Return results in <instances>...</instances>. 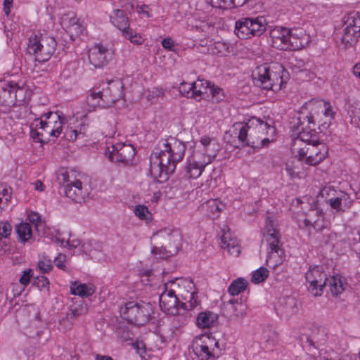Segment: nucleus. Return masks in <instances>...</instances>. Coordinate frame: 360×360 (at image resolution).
I'll return each mask as SVG.
<instances>
[{"label":"nucleus","mask_w":360,"mask_h":360,"mask_svg":"<svg viewBox=\"0 0 360 360\" xmlns=\"http://www.w3.org/2000/svg\"><path fill=\"white\" fill-rule=\"evenodd\" d=\"M186 146L184 142L169 136L158 144L157 151L150 158V171L159 181L168 179L174 172L176 164L184 158Z\"/></svg>","instance_id":"nucleus-1"},{"label":"nucleus","mask_w":360,"mask_h":360,"mask_svg":"<svg viewBox=\"0 0 360 360\" xmlns=\"http://www.w3.org/2000/svg\"><path fill=\"white\" fill-rule=\"evenodd\" d=\"M305 278L309 283V291L314 296H320L323 293V288L328 286L333 295H338L345 289V283L341 276L336 275L330 278L327 277L322 266H314L305 274Z\"/></svg>","instance_id":"nucleus-2"},{"label":"nucleus","mask_w":360,"mask_h":360,"mask_svg":"<svg viewBox=\"0 0 360 360\" xmlns=\"http://www.w3.org/2000/svg\"><path fill=\"white\" fill-rule=\"evenodd\" d=\"M180 241L178 231L169 229H161L151 238V254L160 259H167L178 252Z\"/></svg>","instance_id":"nucleus-3"},{"label":"nucleus","mask_w":360,"mask_h":360,"mask_svg":"<svg viewBox=\"0 0 360 360\" xmlns=\"http://www.w3.org/2000/svg\"><path fill=\"white\" fill-rule=\"evenodd\" d=\"M283 68L280 64L264 63L253 70L252 78L255 86L266 90L276 91L281 89L283 83Z\"/></svg>","instance_id":"nucleus-4"},{"label":"nucleus","mask_w":360,"mask_h":360,"mask_svg":"<svg viewBox=\"0 0 360 360\" xmlns=\"http://www.w3.org/2000/svg\"><path fill=\"white\" fill-rule=\"evenodd\" d=\"M277 222L273 217L268 216L266 221L265 240L270 249L267 255L266 264L276 266L283 261L284 251L282 249V243L280 240L281 233L277 229Z\"/></svg>","instance_id":"nucleus-5"},{"label":"nucleus","mask_w":360,"mask_h":360,"mask_svg":"<svg viewBox=\"0 0 360 360\" xmlns=\"http://www.w3.org/2000/svg\"><path fill=\"white\" fill-rule=\"evenodd\" d=\"M120 314L129 323L138 326H143L151 319L153 307L150 302L131 301L126 303L124 307H121Z\"/></svg>","instance_id":"nucleus-6"},{"label":"nucleus","mask_w":360,"mask_h":360,"mask_svg":"<svg viewBox=\"0 0 360 360\" xmlns=\"http://www.w3.org/2000/svg\"><path fill=\"white\" fill-rule=\"evenodd\" d=\"M170 288L181 301V309L191 310L199 304L194 283L188 278H176L168 283Z\"/></svg>","instance_id":"nucleus-7"},{"label":"nucleus","mask_w":360,"mask_h":360,"mask_svg":"<svg viewBox=\"0 0 360 360\" xmlns=\"http://www.w3.org/2000/svg\"><path fill=\"white\" fill-rule=\"evenodd\" d=\"M300 141L291 146V150L299 157L300 160H305L309 165H316L322 162L328 155V148L323 142L307 144L304 147H299Z\"/></svg>","instance_id":"nucleus-8"},{"label":"nucleus","mask_w":360,"mask_h":360,"mask_svg":"<svg viewBox=\"0 0 360 360\" xmlns=\"http://www.w3.org/2000/svg\"><path fill=\"white\" fill-rule=\"evenodd\" d=\"M311 124L314 125L313 117L299 113L291 127L292 131L297 135L293 139L292 145H295L297 141H300L299 147H304L305 143L312 144L319 142L318 135L314 129L307 130V127L310 128L309 125Z\"/></svg>","instance_id":"nucleus-9"},{"label":"nucleus","mask_w":360,"mask_h":360,"mask_svg":"<svg viewBox=\"0 0 360 360\" xmlns=\"http://www.w3.org/2000/svg\"><path fill=\"white\" fill-rule=\"evenodd\" d=\"M58 179L60 184H66L64 186L65 195L72 200L81 203L84 201L89 195V187L83 186L82 182L73 178V174L68 172H61L58 175Z\"/></svg>","instance_id":"nucleus-10"},{"label":"nucleus","mask_w":360,"mask_h":360,"mask_svg":"<svg viewBox=\"0 0 360 360\" xmlns=\"http://www.w3.org/2000/svg\"><path fill=\"white\" fill-rule=\"evenodd\" d=\"M56 47V41L51 37H41L39 39L35 36L30 39L28 50L32 53L35 60L45 62L50 59Z\"/></svg>","instance_id":"nucleus-11"},{"label":"nucleus","mask_w":360,"mask_h":360,"mask_svg":"<svg viewBox=\"0 0 360 360\" xmlns=\"http://www.w3.org/2000/svg\"><path fill=\"white\" fill-rule=\"evenodd\" d=\"M299 340L303 349L318 356L320 355L318 348L326 341V334L323 330L316 326L304 328L299 336Z\"/></svg>","instance_id":"nucleus-12"},{"label":"nucleus","mask_w":360,"mask_h":360,"mask_svg":"<svg viewBox=\"0 0 360 360\" xmlns=\"http://www.w3.org/2000/svg\"><path fill=\"white\" fill-rule=\"evenodd\" d=\"M344 32L341 38L345 47L353 46L360 37V16L357 13L350 14L345 21Z\"/></svg>","instance_id":"nucleus-13"},{"label":"nucleus","mask_w":360,"mask_h":360,"mask_svg":"<svg viewBox=\"0 0 360 360\" xmlns=\"http://www.w3.org/2000/svg\"><path fill=\"white\" fill-rule=\"evenodd\" d=\"M105 155L112 162L128 165L131 163L135 155V149L131 144L117 143L107 147Z\"/></svg>","instance_id":"nucleus-14"},{"label":"nucleus","mask_w":360,"mask_h":360,"mask_svg":"<svg viewBox=\"0 0 360 360\" xmlns=\"http://www.w3.org/2000/svg\"><path fill=\"white\" fill-rule=\"evenodd\" d=\"M160 307L162 311L169 315L179 314L181 301L170 288L169 283L165 284V290L160 295Z\"/></svg>","instance_id":"nucleus-15"},{"label":"nucleus","mask_w":360,"mask_h":360,"mask_svg":"<svg viewBox=\"0 0 360 360\" xmlns=\"http://www.w3.org/2000/svg\"><path fill=\"white\" fill-rule=\"evenodd\" d=\"M122 83L120 79L109 81L108 86L98 91L102 107L110 106L120 100L122 96Z\"/></svg>","instance_id":"nucleus-16"},{"label":"nucleus","mask_w":360,"mask_h":360,"mask_svg":"<svg viewBox=\"0 0 360 360\" xmlns=\"http://www.w3.org/2000/svg\"><path fill=\"white\" fill-rule=\"evenodd\" d=\"M112 56L110 51L101 44H96L89 51V63L96 68L106 65L112 59Z\"/></svg>","instance_id":"nucleus-17"},{"label":"nucleus","mask_w":360,"mask_h":360,"mask_svg":"<svg viewBox=\"0 0 360 360\" xmlns=\"http://www.w3.org/2000/svg\"><path fill=\"white\" fill-rule=\"evenodd\" d=\"M88 310L87 304L83 300L78 299L75 300L73 304L70 307V311L67 313L65 318L60 321V326L64 327L65 329H70L73 324L72 320L86 314Z\"/></svg>","instance_id":"nucleus-18"},{"label":"nucleus","mask_w":360,"mask_h":360,"mask_svg":"<svg viewBox=\"0 0 360 360\" xmlns=\"http://www.w3.org/2000/svg\"><path fill=\"white\" fill-rule=\"evenodd\" d=\"M200 142L202 148L198 153L204 160V164H210L217 156L220 150V146L215 139L207 136L202 137Z\"/></svg>","instance_id":"nucleus-19"},{"label":"nucleus","mask_w":360,"mask_h":360,"mask_svg":"<svg viewBox=\"0 0 360 360\" xmlns=\"http://www.w3.org/2000/svg\"><path fill=\"white\" fill-rule=\"evenodd\" d=\"M212 340H206L205 336L202 337L199 340L195 341L193 345V351L194 354L200 358V360H209L210 359H215L218 357L219 354L210 348V344Z\"/></svg>","instance_id":"nucleus-20"},{"label":"nucleus","mask_w":360,"mask_h":360,"mask_svg":"<svg viewBox=\"0 0 360 360\" xmlns=\"http://www.w3.org/2000/svg\"><path fill=\"white\" fill-rule=\"evenodd\" d=\"M309 36L302 30H290L287 45L285 46L286 51H296L302 49L309 42Z\"/></svg>","instance_id":"nucleus-21"},{"label":"nucleus","mask_w":360,"mask_h":360,"mask_svg":"<svg viewBox=\"0 0 360 360\" xmlns=\"http://www.w3.org/2000/svg\"><path fill=\"white\" fill-rule=\"evenodd\" d=\"M208 164H204V160L199 153H195L193 157L188 160L186 167V175L188 178L196 179L200 176L204 168Z\"/></svg>","instance_id":"nucleus-22"},{"label":"nucleus","mask_w":360,"mask_h":360,"mask_svg":"<svg viewBox=\"0 0 360 360\" xmlns=\"http://www.w3.org/2000/svg\"><path fill=\"white\" fill-rule=\"evenodd\" d=\"M224 233L221 237V247L227 249L228 252L233 256L238 257L240 253V248L238 245V241L236 238L232 236L229 228L227 231L223 229Z\"/></svg>","instance_id":"nucleus-23"},{"label":"nucleus","mask_w":360,"mask_h":360,"mask_svg":"<svg viewBox=\"0 0 360 360\" xmlns=\"http://www.w3.org/2000/svg\"><path fill=\"white\" fill-rule=\"evenodd\" d=\"M290 30L286 27H276L271 31L272 46L280 50H285L288 40Z\"/></svg>","instance_id":"nucleus-24"},{"label":"nucleus","mask_w":360,"mask_h":360,"mask_svg":"<svg viewBox=\"0 0 360 360\" xmlns=\"http://www.w3.org/2000/svg\"><path fill=\"white\" fill-rule=\"evenodd\" d=\"M247 127L249 130L256 129L260 133V138H262L269 133H273L274 128L267 122L257 117H252L247 122Z\"/></svg>","instance_id":"nucleus-25"},{"label":"nucleus","mask_w":360,"mask_h":360,"mask_svg":"<svg viewBox=\"0 0 360 360\" xmlns=\"http://www.w3.org/2000/svg\"><path fill=\"white\" fill-rule=\"evenodd\" d=\"M224 205L217 199H210L202 204L200 210L210 218L215 219L219 217Z\"/></svg>","instance_id":"nucleus-26"},{"label":"nucleus","mask_w":360,"mask_h":360,"mask_svg":"<svg viewBox=\"0 0 360 360\" xmlns=\"http://www.w3.org/2000/svg\"><path fill=\"white\" fill-rule=\"evenodd\" d=\"M44 120H41L39 122V127L36 125L35 129L32 127L30 130V135L33 138V139L36 140L41 143H45L50 141V137L54 136L56 137V135L54 133H48L47 129L44 124Z\"/></svg>","instance_id":"nucleus-27"},{"label":"nucleus","mask_w":360,"mask_h":360,"mask_svg":"<svg viewBox=\"0 0 360 360\" xmlns=\"http://www.w3.org/2000/svg\"><path fill=\"white\" fill-rule=\"evenodd\" d=\"M218 319V315L212 311L200 312L196 318V324L200 328L213 326Z\"/></svg>","instance_id":"nucleus-28"},{"label":"nucleus","mask_w":360,"mask_h":360,"mask_svg":"<svg viewBox=\"0 0 360 360\" xmlns=\"http://www.w3.org/2000/svg\"><path fill=\"white\" fill-rule=\"evenodd\" d=\"M235 33L240 39H248L252 37L250 18H245L236 22Z\"/></svg>","instance_id":"nucleus-29"},{"label":"nucleus","mask_w":360,"mask_h":360,"mask_svg":"<svg viewBox=\"0 0 360 360\" xmlns=\"http://www.w3.org/2000/svg\"><path fill=\"white\" fill-rule=\"evenodd\" d=\"M70 292L72 294L79 295L81 297H89L94 293L95 288L94 286H88L84 283L78 284L77 282H75L70 285Z\"/></svg>","instance_id":"nucleus-30"},{"label":"nucleus","mask_w":360,"mask_h":360,"mask_svg":"<svg viewBox=\"0 0 360 360\" xmlns=\"http://www.w3.org/2000/svg\"><path fill=\"white\" fill-rule=\"evenodd\" d=\"M112 22L122 32L129 27V19L122 10L117 9L115 11V15L112 18Z\"/></svg>","instance_id":"nucleus-31"},{"label":"nucleus","mask_w":360,"mask_h":360,"mask_svg":"<svg viewBox=\"0 0 360 360\" xmlns=\"http://www.w3.org/2000/svg\"><path fill=\"white\" fill-rule=\"evenodd\" d=\"M193 89V93H192L191 98H197L198 96H200L202 94H208L210 88L211 87V82L207 80L198 79L196 82L192 83Z\"/></svg>","instance_id":"nucleus-32"},{"label":"nucleus","mask_w":360,"mask_h":360,"mask_svg":"<svg viewBox=\"0 0 360 360\" xmlns=\"http://www.w3.org/2000/svg\"><path fill=\"white\" fill-rule=\"evenodd\" d=\"M282 305V308L280 311L282 315L286 318L295 314L298 309V303L297 300L292 297H287L286 299H284Z\"/></svg>","instance_id":"nucleus-33"},{"label":"nucleus","mask_w":360,"mask_h":360,"mask_svg":"<svg viewBox=\"0 0 360 360\" xmlns=\"http://www.w3.org/2000/svg\"><path fill=\"white\" fill-rule=\"evenodd\" d=\"M269 140L263 136L260 138V133L256 129L249 130V139L246 143L247 146L252 148H260L264 146L265 143H269Z\"/></svg>","instance_id":"nucleus-34"},{"label":"nucleus","mask_w":360,"mask_h":360,"mask_svg":"<svg viewBox=\"0 0 360 360\" xmlns=\"http://www.w3.org/2000/svg\"><path fill=\"white\" fill-rule=\"evenodd\" d=\"M56 119L50 120H44V124L47 129L48 133H54L56 137H58L62 132L63 122L59 115H56Z\"/></svg>","instance_id":"nucleus-35"},{"label":"nucleus","mask_w":360,"mask_h":360,"mask_svg":"<svg viewBox=\"0 0 360 360\" xmlns=\"http://www.w3.org/2000/svg\"><path fill=\"white\" fill-rule=\"evenodd\" d=\"M15 231L19 240L22 242H27L32 236V228L29 223L22 222L15 227Z\"/></svg>","instance_id":"nucleus-36"},{"label":"nucleus","mask_w":360,"mask_h":360,"mask_svg":"<svg viewBox=\"0 0 360 360\" xmlns=\"http://www.w3.org/2000/svg\"><path fill=\"white\" fill-rule=\"evenodd\" d=\"M248 284V283L245 279L238 278L231 283L228 288V291L231 295H238L246 289Z\"/></svg>","instance_id":"nucleus-37"},{"label":"nucleus","mask_w":360,"mask_h":360,"mask_svg":"<svg viewBox=\"0 0 360 360\" xmlns=\"http://www.w3.org/2000/svg\"><path fill=\"white\" fill-rule=\"evenodd\" d=\"M265 20L263 17L250 18L251 30L252 37L260 36L266 30Z\"/></svg>","instance_id":"nucleus-38"},{"label":"nucleus","mask_w":360,"mask_h":360,"mask_svg":"<svg viewBox=\"0 0 360 360\" xmlns=\"http://www.w3.org/2000/svg\"><path fill=\"white\" fill-rule=\"evenodd\" d=\"M122 33L126 39H129L134 44L139 45L143 42V39L136 32L131 29L130 27Z\"/></svg>","instance_id":"nucleus-39"},{"label":"nucleus","mask_w":360,"mask_h":360,"mask_svg":"<svg viewBox=\"0 0 360 360\" xmlns=\"http://www.w3.org/2000/svg\"><path fill=\"white\" fill-rule=\"evenodd\" d=\"M269 276V270L265 267H259L252 274L251 281L254 283H259L264 281Z\"/></svg>","instance_id":"nucleus-40"},{"label":"nucleus","mask_w":360,"mask_h":360,"mask_svg":"<svg viewBox=\"0 0 360 360\" xmlns=\"http://www.w3.org/2000/svg\"><path fill=\"white\" fill-rule=\"evenodd\" d=\"M347 195L345 193H341L339 196L332 198L328 200L329 205L333 209L336 210L338 212L344 211L342 208V201H346L347 199Z\"/></svg>","instance_id":"nucleus-41"},{"label":"nucleus","mask_w":360,"mask_h":360,"mask_svg":"<svg viewBox=\"0 0 360 360\" xmlns=\"http://www.w3.org/2000/svg\"><path fill=\"white\" fill-rule=\"evenodd\" d=\"M134 214L141 220L150 221L151 219V214L148 207L143 205H136L134 209Z\"/></svg>","instance_id":"nucleus-42"},{"label":"nucleus","mask_w":360,"mask_h":360,"mask_svg":"<svg viewBox=\"0 0 360 360\" xmlns=\"http://www.w3.org/2000/svg\"><path fill=\"white\" fill-rule=\"evenodd\" d=\"M38 268L43 274L50 272L53 269L52 260L46 256H42L38 262Z\"/></svg>","instance_id":"nucleus-43"},{"label":"nucleus","mask_w":360,"mask_h":360,"mask_svg":"<svg viewBox=\"0 0 360 360\" xmlns=\"http://www.w3.org/2000/svg\"><path fill=\"white\" fill-rule=\"evenodd\" d=\"M207 94L211 95V101L212 103H219L224 98L222 89L219 87H215L214 85L211 86Z\"/></svg>","instance_id":"nucleus-44"},{"label":"nucleus","mask_w":360,"mask_h":360,"mask_svg":"<svg viewBox=\"0 0 360 360\" xmlns=\"http://www.w3.org/2000/svg\"><path fill=\"white\" fill-rule=\"evenodd\" d=\"M33 285H36L40 290H49V281L44 276H38L34 278Z\"/></svg>","instance_id":"nucleus-45"},{"label":"nucleus","mask_w":360,"mask_h":360,"mask_svg":"<svg viewBox=\"0 0 360 360\" xmlns=\"http://www.w3.org/2000/svg\"><path fill=\"white\" fill-rule=\"evenodd\" d=\"M12 231V226L7 221L0 222V241L4 238H7Z\"/></svg>","instance_id":"nucleus-46"},{"label":"nucleus","mask_w":360,"mask_h":360,"mask_svg":"<svg viewBox=\"0 0 360 360\" xmlns=\"http://www.w3.org/2000/svg\"><path fill=\"white\" fill-rule=\"evenodd\" d=\"M98 91L94 92L91 91L89 95L86 97V103L89 106L96 107V105L102 107V101L100 99Z\"/></svg>","instance_id":"nucleus-47"},{"label":"nucleus","mask_w":360,"mask_h":360,"mask_svg":"<svg viewBox=\"0 0 360 360\" xmlns=\"http://www.w3.org/2000/svg\"><path fill=\"white\" fill-rule=\"evenodd\" d=\"M238 139L244 145L247 146L246 143L249 139V128L247 127V122L240 128Z\"/></svg>","instance_id":"nucleus-48"},{"label":"nucleus","mask_w":360,"mask_h":360,"mask_svg":"<svg viewBox=\"0 0 360 360\" xmlns=\"http://www.w3.org/2000/svg\"><path fill=\"white\" fill-rule=\"evenodd\" d=\"M67 257L65 255L59 254L54 259L55 265L60 269L65 271H68V269L65 265Z\"/></svg>","instance_id":"nucleus-49"},{"label":"nucleus","mask_w":360,"mask_h":360,"mask_svg":"<svg viewBox=\"0 0 360 360\" xmlns=\"http://www.w3.org/2000/svg\"><path fill=\"white\" fill-rule=\"evenodd\" d=\"M193 86V84H188L186 82H183L181 84L179 87V91L184 96L186 97H191L192 96V93H193V89L191 88Z\"/></svg>","instance_id":"nucleus-50"},{"label":"nucleus","mask_w":360,"mask_h":360,"mask_svg":"<svg viewBox=\"0 0 360 360\" xmlns=\"http://www.w3.org/2000/svg\"><path fill=\"white\" fill-rule=\"evenodd\" d=\"M78 19L75 16H70L65 15L62 18V25L66 28L67 31L70 28L71 26L74 25Z\"/></svg>","instance_id":"nucleus-51"},{"label":"nucleus","mask_w":360,"mask_h":360,"mask_svg":"<svg viewBox=\"0 0 360 360\" xmlns=\"http://www.w3.org/2000/svg\"><path fill=\"white\" fill-rule=\"evenodd\" d=\"M83 26L79 22V20L74 24V25L71 26L70 28L68 30V32L70 33V37L72 39L73 36H77L83 32Z\"/></svg>","instance_id":"nucleus-52"},{"label":"nucleus","mask_w":360,"mask_h":360,"mask_svg":"<svg viewBox=\"0 0 360 360\" xmlns=\"http://www.w3.org/2000/svg\"><path fill=\"white\" fill-rule=\"evenodd\" d=\"M32 276V270L31 269L25 270L22 271V274L19 279V282L23 285H27L30 282V279Z\"/></svg>","instance_id":"nucleus-53"},{"label":"nucleus","mask_w":360,"mask_h":360,"mask_svg":"<svg viewBox=\"0 0 360 360\" xmlns=\"http://www.w3.org/2000/svg\"><path fill=\"white\" fill-rule=\"evenodd\" d=\"M148 9L149 6L148 5L137 6L136 8V12L138 13L143 14L148 18L152 17V15L148 11Z\"/></svg>","instance_id":"nucleus-54"},{"label":"nucleus","mask_w":360,"mask_h":360,"mask_svg":"<svg viewBox=\"0 0 360 360\" xmlns=\"http://www.w3.org/2000/svg\"><path fill=\"white\" fill-rule=\"evenodd\" d=\"M162 45L165 49H166L169 51H174L173 48H174V42L172 38L167 37V38L162 39Z\"/></svg>","instance_id":"nucleus-55"},{"label":"nucleus","mask_w":360,"mask_h":360,"mask_svg":"<svg viewBox=\"0 0 360 360\" xmlns=\"http://www.w3.org/2000/svg\"><path fill=\"white\" fill-rule=\"evenodd\" d=\"M81 244V241L78 239H73L72 240H68L65 242V247H68V249L72 250L79 247Z\"/></svg>","instance_id":"nucleus-56"},{"label":"nucleus","mask_w":360,"mask_h":360,"mask_svg":"<svg viewBox=\"0 0 360 360\" xmlns=\"http://www.w3.org/2000/svg\"><path fill=\"white\" fill-rule=\"evenodd\" d=\"M28 218L32 223L36 225V226H38V224L41 222V217L37 213H31Z\"/></svg>","instance_id":"nucleus-57"},{"label":"nucleus","mask_w":360,"mask_h":360,"mask_svg":"<svg viewBox=\"0 0 360 360\" xmlns=\"http://www.w3.org/2000/svg\"><path fill=\"white\" fill-rule=\"evenodd\" d=\"M58 115V112H48L41 115L40 117V121L42 120H50L51 119L54 120L56 117V115Z\"/></svg>","instance_id":"nucleus-58"},{"label":"nucleus","mask_w":360,"mask_h":360,"mask_svg":"<svg viewBox=\"0 0 360 360\" xmlns=\"http://www.w3.org/2000/svg\"><path fill=\"white\" fill-rule=\"evenodd\" d=\"M318 221L319 220H313L312 219H311L310 217V214H308V217L306 218L304 220V223L305 224L306 226H312L314 227V229H318L317 228V224H318Z\"/></svg>","instance_id":"nucleus-59"},{"label":"nucleus","mask_w":360,"mask_h":360,"mask_svg":"<svg viewBox=\"0 0 360 360\" xmlns=\"http://www.w3.org/2000/svg\"><path fill=\"white\" fill-rule=\"evenodd\" d=\"M216 48L217 49H219V52H221L222 53H224L223 52H226V53H229V46L225 44V43H223V42H217L216 43Z\"/></svg>","instance_id":"nucleus-60"},{"label":"nucleus","mask_w":360,"mask_h":360,"mask_svg":"<svg viewBox=\"0 0 360 360\" xmlns=\"http://www.w3.org/2000/svg\"><path fill=\"white\" fill-rule=\"evenodd\" d=\"M324 106L326 108L325 110H324V115L326 117H329L330 119H332L333 117V112L332 111L330 106L329 105V104H328L326 103H324Z\"/></svg>","instance_id":"nucleus-61"},{"label":"nucleus","mask_w":360,"mask_h":360,"mask_svg":"<svg viewBox=\"0 0 360 360\" xmlns=\"http://www.w3.org/2000/svg\"><path fill=\"white\" fill-rule=\"evenodd\" d=\"M13 0H4V12L6 15H8L10 13V7L12 6Z\"/></svg>","instance_id":"nucleus-62"},{"label":"nucleus","mask_w":360,"mask_h":360,"mask_svg":"<svg viewBox=\"0 0 360 360\" xmlns=\"http://www.w3.org/2000/svg\"><path fill=\"white\" fill-rule=\"evenodd\" d=\"M353 73L354 75L360 78V63H357L354 66Z\"/></svg>","instance_id":"nucleus-63"},{"label":"nucleus","mask_w":360,"mask_h":360,"mask_svg":"<svg viewBox=\"0 0 360 360\" xmlns=\"http://www.w3.org/2000/svg\"><path fill=\"white\" fill-rule=\"evenodd\" d=\"M95 359L96 360H113L111 356L101 354H96Z\"/></svg>","instance_id":"nucleus-64"}]
</instances>
